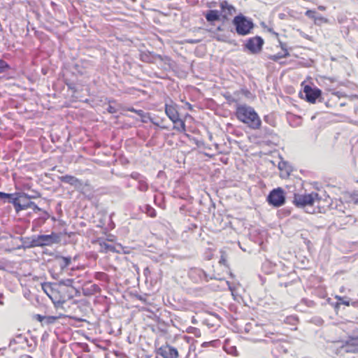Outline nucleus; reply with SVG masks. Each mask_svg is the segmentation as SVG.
<instances>
[{"label": "nucleus", "mask_w": 358, "mask_h": 358, "mask_svg": "<svg viewBox=\"0 0 358 358\" xmlns=\"http://www.w3.org/2000/svg\"><path fill=\"white\" fill-rule=\"evenodd\" d=\"M235 115L238 120L250 129L257 130L262 126V120L255 110L247 104H237Z\"/></svg>", "instance_id": "1"}, {"label": "nucleus", "mask_w": 358, "mask_h": 358, "mask_svg": "<svg viewBox=\"0 0 358 358\" xmlns=\"http://www.w3.org/2000/svg\"><path fill=\"white\" fill-rule=\"evenodd\" d=\"M321 197L317 192L310 194H294V204L298 207L304 208L308 213H321Z\"/></svg>", "instance_id": "2"}, {"label": "nucleus", "mask_w": 358, "mask_h": 358, "mask_svg": "<svg viewBox=\"0 0 358 358\" xmlns=\"http://www.w3.org/2000/svg\"><path fill=\"white\" fill-rule=\"evenodd\" d=\"M59 241V236L55 232L48 235L33 236L30 241V246L33 248L50 246L58 243Z\"/></svg>", "instance_id": "3"}, {"label": "nucleus", "mask_w": 358, "mask_h": 358, "mask_svg": "<svg viewBox=\"0 0 358 358\" xmlns=\"http://www.w3.org/2000/svg\"><path fill=\"white\" fill-rule=\"evenodd\" d=\"M38 196H30L27 194H20L17 198H13L10 203L15 206V210L19 212L27 208H32L34 210H40V208L32 201H29L31 198L38 197Z\"/></svg>", "instance_id": "4"}, {"label": "nucleus", "mask_w": 358, "mask_h": 358, "mask_svg": "<svg viewBox=\"0 0 358 358\" xmlns=\"http://www.w3.org/2000/svg\"><path fill=\"white\" fill-rule=\"evenodd\" d=\"M232 23L235 26L236 33L241 36L250 34L254 27L253 22L243 15L236 16Z\"/></svg>", "instance_id": "5"}, {"label": "nucleus", "mask_w": 358, "mask_h": 358, "mask_svg": "<svg viewBox=\"0 0 358 358\" xmlns=\"http://www.w3.org/2000/svg\"><path fill=\"white\" fill-rule=\"evenodd\" d=\"M267 201L269 204L275 206L280 207L285 202V196L284 191L282 188L278 187L273 189L267 197Z\"/></svg>", "instance_id": "6"}, {"label": "nucleus", "mask_w": 358, "mask_h": 358, "mask_svg": "<svg viewBox=\"0 0 358 358\" xmlns=\"http://www.w3.org/2000/svg\"><path fill=\"white\" fill-rule=\"evenodd\" d=\"M156 353L163 358H178L179 353L178 350L170 345L168 343H166L159 348L157 349Z\"/></svg>", "instance_id": "7"}, {"label": "nucleus", "mask_w": 358, "mask_h": 358, "mask_svg": "<svg viewBox=\"0 0 358 358\" xmlns=\"http://www.w3.org/2000/svg\"><path fill=\"white\" fill-rule=\"evenodd\" d=\"M264 40L260 36L249 38L245 43V48L252 54H257L262 50Z\"/></svg>", "instance_id": "8"}, {"label": "nucleus", "mask_w": 358, "mask_h": 358, "mask_svg": "<svg viewBox=\"0 0 358 358\" xmlns=\"http://www.w3.org/2000/svg\"><path fill=\"white\" fill-rule=\"evenodd\" d=\"M61 292H66V296H60L59 292L55 290L52 293H50V299L54 303L57 308H62V305L68 300L73 298V295L69 293V291H65L61 288Z\"/></svg>", "instance_id": "9"}, {"label": "nucleus", "mask_w": 358, "mask_h": 358, "mask_svg": "<svg viewBox=\"0 0 358 358\" xmlns=\"http://www.w3.org/2000/svg\"><path fill=\"white\" fill-rule=\"evenodd\" d=\"M341 347L347 352H358V335L348 337Z\"/></svg>", "instance_id": "10"}, {"label": "nucleus", "mask_w": 358, "mask_h": 358, "mask_svg": "<svg viewBox=\"0 0 358 358\" xmlns=\"http://www.w3.org/2000/svg\"><path fill=\"white\" fill-rule=\"evenodd\" d=\"M306 99L310 103H315L316 99L320 96L321 90L317 88H313L309 85H306L303 89Z\"/></svg>", "instance_id": "11"}, {"label": "nucleus", "mask_w": 358, "mask_h": 358, "mask_svg": "<svg viewBox=\"0 0 358 358\" xmlns=\"http://www.w3.org/2000/svg\"><path fill=\"white\" fill-rule=\"evenodd\" d=\"M220 7L221 9L220 15L224 19H227L229 16L233 15L236 11L235 7L229 4L227 1H222Z\"/></svg>", "instance_id": "12"}, {"label": "nucleus", "mask_w": 358, "mask_h": 358, "mask_svg": "<svg viewBox=\"0 0 358 358\" xmlns=\"http://www.w3.org/2000/svg\"><path fill=\"white\" fill-rule=\"evenodd\" d=\"M165 113L171 121H176V119L179 118L176 105L166 103Z\"/></svg>", "instance_id": "13"}, {"label": "nucleus", "mask_w": 358, "mask_h": 358, "mask_svg": "<svg viewBox=\"0 0 358 358\" xmlns=\"http://www.w3.org/2000/svg\"><path fill=\"white\" fill-rule=\"evenodd\" d=\"M62 182L69 184L75 187H78L82 185V182L77 178L70 176L65 175L59 178Z\"/></svg>", "instance_id": "14"}, {"label": "nucleus", "mask_w": 358, "mask_h": 358, "mask_svg": "<svg viewBox=\"0 0 358 358\" xmlns=\"http://www.w3.org/2000/svg\"><path fill=\"white\" fill-rule=\"evenodd\" d=\"M220 12L217 10H209L205 14L206 20L209 22L217 21L220 19Z\"/></svg>", "instance_id": "15"}, {"label": "nucleus", "mask_w": 358, "mask_h": 358, "mask_svg": "<svg viewBox=\"0 0 358 358\" xmlns=\"http://www.w3.org/2000/svg\"><path fill=\"white\" fill-rule=\"evenodd\" d=\"M335 299H337L341 304H343L347 306H349L351 304L353 307H358V300L354 301L350 303L349 298L343 297L338 295L335 296Z\"/></svg>", "instance_id": "16"}, {"label": "nucleus", "mask_w": 358, "mask_h": 358, "mask_svg": "<svg viewBox=\"0 0 358 358\" xmlns=\"http://www.w3.org/2000/svg\"><path fill=\"white\" fill-rule=\"evenodd\" d=\"M174 124L173 129L180 132H185L186 131L185 123L183 120L180 118L176 120V121H172Z\"/></svg>", "instance_id": "17"}, {"label": "nucleus", "mask_w": 358, "mask_h": 358, "mask_svg": "<svg viewBox=\"0 0 358 358\" xmlns=\"http://www.w3.org/2000/svg\"><path fill=\"white\" fill-rule=\"evenodd\" d=\"M138 182V189L141 192H146L148 189V184L147 183L145 178L140 179Z\"/></svg>", "instance_id": "18"}, {"label": "nucleus", "mask_w": 358, "mask_h": 358, "mask_svg": "<svg viewBox=\"0 0 358 358\" xmlns=\"http://www.w3.org/2000/svg\"><path fill=\"white\" fill-rule=\"evenodd\" d=\"M59 266L61 268L67 267L71 262V258L70 257H62L59 258Z\"/></svg>", "instance_id": "19"}, {"label": "nucleus", "mask_w": 358, "mask_h": 358, "mask_svg": "<svg viewBox=\"0 0 358 358\" xmlns=\"http://www.w3.org/2000/svg\"><path fill=\"white\" fill-rule=\"evenodd\" d=\"M74 282V280L73 279H63L59 281L58 285L59 286H65V287H73V284Z\"/></svg>", "instance_id": "20"}, {"label": "nucleus", "mask_w": 358, "mask_h": 358, "mask_svg": "<svg viewBox=\"0 0 358 358\" xmlns=\"http://www.w3.org/2000/svg\"><path fill=\"white\" fill-rule=\"evenodd\" d=\"M282 48L285 50V53L283 55H280V54L273 55L270 57V59H272L273 61L276 62L279 59L289 56V54L287 50L284 49V48L282 46Z\"/></svg>", "instance_id": "21"}, {"label": "nucleus", "mask_w": 358, "mask_h": 358, "mask_svg": "<svg viewBox=\"0 0 358 358\" xmlns=\"http://www.w3.org/2000/svg\"><path fill=\"white\" fill-rule=\"evenodd\" d=\"M42 289L44 291V292L50 298V293L53 292L55 291L54 289L51 287V285L49 283H43L41 285Z\"/></svg>", "instance_id": "22"}, {"label": "nucleus", "mask_w": 358, "mask_h": 358, "mask_svg": "<svg viewBox=\"0 0 358 358\" xmlns=\"http://www.w3.org/2000/svg\"><path fill=\"white\" fill-rule=\"evenodd\" d=\"M145 213L148 214V216L151 217H155L156 216L155 210L149 205H146L145 207Z\"/></svg>", "instance_id": "23"}, {"label": "nucleus", "mask_w": 358, "mask_h": 358, "mask_svg": "<svg viewBox=\"0 0 358 358\" xmlns=\"http://www.w3.org/2000/svg\"><path fill=\"white\" fill-rule=\"evenodd\" d=\"M13 198H16L15 196V194H7V193L0 192V199H10L11 201H13Z\"/></svg>", "instance_id": "24"}, {"label": "nucleus", "mask_w": 358, "mask_h": 358, "mask_svg": "<svg viewBox=\"0 0 358 358\" xmlns=\"http://www.w3.org/2000/svg\"><path fill=\"white\" fill-rule=\"evenodd\" d=\"M102 250L107 252L108 251H114V247L111 245L104 243L103 245H101Z\"/></svg>", "instance_id": "25"}, {"label": "nucleus", "mask_w": 358, "mask_h": 358, "mask_svg": "<svg viewBox=\"0 0 358 358\" xmlns=\"http://www.w3.org/2000/svg\"><path fill=\"white\" fill-rule=\"evenodd\" d=\"M8 68V65L6 62L2 59H0V73L5 71L6 69Z\"/></svg>", "instance_id": "26"}, {"label": "nucleus", "mask_w": 358, "mask_h": 358, "mask_svg": "<svg viewBox=\"0 0 358 358\" xmlns=\"http://www.w3.org/2000/svg\"><path fill=\"white\" fill-rule=\"evenodd\" d=\"M152 120V117L150 116L149 113H145L143 116L141 117V121L144 123H147L148 122H150Z\"/></svg>", "instance_id": "27"}, {"label": "nucleus", "mask_w": 358, "mask_h": 358, "mask_svg": "<svg viewBox=\"0 0 358 358\" xmlns=\"http://www.w3.org/2000/svg\"><path fill=\"white\" fill-rule=\"evenodd\" d=\"M316 13L315 11L314 10H308L306 12V15L310 18H312V19H314L315 18V16H316Z\"/></svg>", "instance_id": "28"}, {"label": "nucleus", "mask_w": 358, "mask_h": 358, "mask_svg": "<svg viewBox=\"0 0 358 358\" xmlns=\"http://www.w3.org/2000/svg\"><path fill=\"white\" fill-rule=\"evenodd\" d=\"M131 177L136 180H140L142 178H143L141 174L138 173L134 172L131 174Z\"/></svg>", "instance_id": "29"}, {"label": "nucleus", "mask_w": 358, "mask_h": 358, "mask_svg": "<svg viewBox=\"0 0 358 358\" xmlns=\"http://www.w3.org/2000/svg\"><path fill=\"white\" fill-rule=\"evenodd\" d=\"M315 22H317V21L326 22L327 20V19L324 18L322 16H315Z\"/></svg>", "instance_id": "30"}, {"label": "nucleus", "mask_w": 358, "mask_h": 358, "mask_svg": "<svg viewBox=\"0 0 358 358\" xmlns=\"http://www.w3.org/2000/svg\"><path fill=\"white\" fill-rule=\"evenodd\" d=\"M108 110L109 113H115L116 112V110L115 109L114 107L111 106H109L108 108Z\"/></svg>", "instance_id": "31"}, {"label": "nucleus", "mask_w": 358, "mask_h": 358, "mask_svg": "<svg viewBox=\"0 0 358 358\" xmlns=\"http://www.w3.org/2000/svg\"><path fill=\"white\" fill-rule=\"evenodd\" d=\"M136 113L141 117H142L145 113L142 110H137Z\"/></svg>", "instance_id": "32"}, {"label": "nucleus", "mask_w": 358, "mask_h": 358, "mask_svg": "<svg viewBox=\"0 0 358 358\" xmlns=\"http://www.w3.org/2000/svg\"><path fill=\"white\" fill-rule=\"evenodd\" d=\"M150 122L156 126L161 127L159 122L155 121L152 118Z\"/></svg>", "instance_id": "33"}, {"label": "nucleus", "mask_w": 358, "mask_h": 358, "mask_svg": "<svg viewBox=\"0 0 358 358\" xmlns=\"http://www.w3.org/2000/svg\"><path fill=\"white\" fill-rule=\"evenodd\" d=\"M268 31L275 34V36H278V34L275 33L272 29H268Z\"/></svg>", "instance_id": "34"}, {"label": "nucleus", "mask_w": 358, "mask_h": 358, "mask_svg": "<svg viewBox=\"0 0 358 358\" xmlns=\"http://www.w3.org/2000/svg\"><path fill=\"white\" fill-rule=\"evenodd\" d=\"M129 111H131V112H134V113H136V109H134V108H131L129 109Z\"/></svg>", "instance_id": "35"}, {"label": "nucleus", "mask_w": 358, "mask_h": 358, "mask_svg": "<svg viewBox=\"0 0 358 358\" xmlns=\"http://www.w3.org/2000/svg\"><path fill=\"white\" fill-rule=\"evenodd\" d=\"M227 284H228V285H229V289H230V290L231 291V292L233 293V289H232V287L230 286L229 282H227Z\"/></svg>", "instance_id": "36"}, {"label": "nucleus", "mask_w": 358, "mask_h": 358, "mask_svg": "<svg viewBox=\"0 0 358 358\" xmlns=\"http://www.w3.org/2000/svg\"><path fill=\"white\" fill-rule=\"evenodd\" d=\"M319 8L320 10H324V6H319V8Z\"/></svg>", "instance_id": "37"}, {"label": "nucleus", "mask_w": 358, "mask_h": 358, "mask_svg": "<svg viewBox=\"0 0 358 358\" xmlns=\"http://www.w3.org/2000/svg\"><path fill=\"white\" fill-rule=\"evenodd\" d=\"M344 291H345V287H341L340 292H343Z\"/></svg>", "instance_id": "38"}, {"label": "nucleus", "mask_w": 358, "mask_h": 358, "mask_svg": "<svg viewBox=\"0 0 358 358\" xmlns=\"http://www.w3.org/2000/svg\"><path fill=\"white\" fill-rule=\"evenodd\" d=\"M57 318H58V317H50V319L51 320H57Z\"/></svg>", "instance_id": "39"}, {"label": "nucleus", "mask_w": 358, "mask_h": 358, "mask_svg": "<svg viewBox=\"0 0 358 358\" xmlns=\"http://www.w3.org/2000/svg\"><path fill=\"white\" fill-rule=\"evenodd\" d=\"M188 43H196V41H193V40H189L188 41Z\"/></svg>", "instance_id": "40"}, {"label": "nucleus", "mask_w": 358, "mask_h": 358, "mask_svg": "<svg viewBox=\"0 0 358 358\" xmlns=\"http://www.w3.org/2000/svg\"><path fill=\"white\" fill-rule=\"evenodd\" d=\"M279 169H282V165L281 164H279Z\"/></svg>", "instance_id": "41"}, {"label": "nucleus", "mask_w": 358, "mask_h": 358, "mask_svg": "<svg viewBox=\"0 0 358 358\" xmlns=\"http://www.w3.org/2000/svg\"><path fill=\"white\" fill-rule=\"evenodd\" d=\"M217 30L221 31L222 30L221 27H217Z\"/></svg>", "instance_id": "42"}, {"label": "nucleus", "mask_w": 358, "mask_h": 358, "mask_svg": "<svg viewBox=\"0 0 358 358\" xmlns=\"http://www.w3.org/2000/svg\"><path fill=\"white\" fill-rule=\"evenodd\" d=\"M357 182H358V180H357Z\"/></svg>", "instance_id": "43"}]
</instances>
